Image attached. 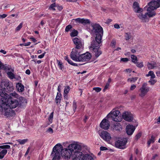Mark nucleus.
Returning <instances> with one entry per match:
<instances>
[{
  "label": "nucleus",
  "mask_w": 160,
  "mask_h": 160,
  "mask_svg": "<svg viewBox=\"0 0 160 160\" xmlns=\"http://www.w3.org/2000/svg\"><path fill=\"white\" fill-rule=\"evenodd\" d=\"M12 71H8L7 72V74L8 77L11 79H12L15 78V75Z\"/></svg>",
  "instance_id": "29"
},
{
  "label": "nucleus",
  "mask_w": 160,
  "mask_h": 160,
  "mask_svg": "<svg viewBox=\"0 0 160 160\" xmlns=\"http://www.w3.org/2000/svg\"><path fill=\"white\" fill-rule=\"evenodd\" d=\"M78 34V32L76 30H74L70 34L71 37H75L77 36Z\"/></svg>",
  "instance_id": "43"
},
{
  "label": "nucleus",
  "mask_w": 160,
  "mask_h": 160,
  "mask_svg": "<svg viewBox=\"0 0 160 160\" xmlns=\"http://www.w3.org/2000/svg\"><path fill=\"white\" fill-rule=\"evenodd\" d=\"M100 126L104 129H108L110 126L109 122L108 120L104 118L101 122Z\"/></svg>",
  "instance_id": "17"
},
{
  "label": "nucleus",
  "mask_w": 160,
  "mask_h": 160,
  "mask_svg": "<svg viewBox=\"0 0 160 160\" xmlns=\"http://www.w3.org/2000/svg\"><path fill=\"white\" fill-rule=\"evenodd\" d=\"M17 88L18 92H22L24 90V86L20 83H18L16 85Z\"/></svg>",
  "instance_id": "26"
},
{
  "label": "nucleus",
  "mask_w": 160,
  "mask_h": 160,
  "mask_svg": "<svg viewBox=\"0 0 160 160\" xmlns=\"http://www.w3.org/2000/svg\"><path fill=\"white\" fill-rule=\"evenodd\" d=\"M1 88H3L8 90H11L12 89V83L8 79L3 80L1 82Z\"/></svg>",
  "instance_id": "10"
},
{
  "label": "nucleus",
  "mask_w": 160,
  "mask_h": 160,
  "mask_svg": "<svg viewBox=\"0 0 160 160\" xmlns=\"http://www.w3.org/2000/svg\"><path fill=\"white\" fill-rule=\"evenodd\" d=\"M61 94L60 93L58 92L55 98V102L57 105L60 103L61 98Z\"/></svg>",
  "instance_id": "27"
},
{
  "label": "nucleus",
  "mask_w": 160,
  "mask_h": 160,
  "mask_svg": "<svg viewBox=\"0 0 160 160\" xmlns=\"http://www.w3.org/2000/svg\"><path fill=\"white\" fill-rule=\"evenodd\" d=\"M98 134L101 138L106 141H109L111 139L110 134L106 131H99Z\"/></svg>",
  "instance_id": "11"
},
{
  "label": "nucleus",
  "mask_w": 160,
  "mask_h": 160,
  "mask_svg": "<svg viewBox=\"0 0 160 160\" xmlns=\"http://www.w3.org/2000/svg\"><path fill=\"white\" fill-rule=\"evenodd\" d=\"M57 62L58 63V66L59 67V68L61 70L63 71L64 69V67L62 62L59 61L58 60H57Z\"/></svg>",
  "instance_id": "34"
},
{
  "label": "nucleus",
  "mask_w": 160,
  "mask_h": 160,
  "mask_svg": "<svg viewBox=\"0 0 160 160\" xmlns=\"http://www.w3.org/2000/svg\"><path fill=\"white\" fill-rule=\"evenodd\" d=\"M113 129L114 130L120 131L122 129V128L120 124L118 123L114 125Z\"/></svg>",
  "instance_id": "30"
},
{
  "label": "nucleus",
  "mask_w": 160,
  "mask_h": 160,
  "mask_svg": "<svg viewBox=\"0 0 160 160\" xmlns=\"http://www.w3.org/2000/svg\"><path fill=\"white\" fill-rule=\"evenodd\" d=\"M2 149H9L10 148V146L9 145H3L0 146Z\"/></svg>",
  "instance_id": "45"
},
{
  "label": "nucleus",
  "mask_w": 160,
  "mask_h": 160,
  "mask_svg": "<svg viewBox=\"0 0 160 160\" xmlns=\"http://www.w3.org/2000/svg\"><path fill=\"white\" fill-rule=\"evenodd\" d=\"M49 16V14L47 13L45 14H41L39 15V18H41L42 16L44 17H48Z\"/></svg>",
  "instance_id": "61"
},
{
  "label": "nucleus",
  "mask_w": 160,
  "mask_h": 160,
  "mask_svg": "<svg viewBox=\"0 0 160 160\" xmlns=\"http://www.w3.org/2000/svg\"><path fill=\"white\" fill-rule=\"evenodd\" d=\"M68 148H65L63 149L62 148L61 151V155L64 157L65 159L70 158H72V152L74 150H80L81 148V146L75 143L70 144L68 147Z\"/></svg>",
  "instance_id": "1"
},
{
  "label": "nucleus",
  "mask_w": 160,
  "mask_h": 160,
  "mask_svg": "<svg viewBox=\"0 0 160 160\" xmlns=\"http://www.w3.org/2000/svg\"><path fill=\"white\" fill-rule=\"evenodd\" d=\"M114 27L116 29H119L120 28V27L119 25L117 23L115 24L114 25Z\"/></svg>",
  "instance_id": "64"
},
{
  "label": "nucleus",
  "mask_w": 160,
  "mask_h": 160,
  "mask_svg": "<svg viewBox=\"0 0 160 160\" xmlns=\"http://www.w3.org/2000/svg\"><path fill=\"white\" fill-rule=\"evenodd\" d=\"M7 150L6 149H3L0 152V159H2L7 152Z\"/></svg>",
  "instance_id": "31"
},
{
  "label": "nucleus",
  "mask_w": 160,
  "mask_h": 160,
  "mask_svg": "<svg viewBox=\"0 0 160 160\" xmlns=\"http://www.w3.org/2000/svg\"><path fill=\"white\" fill-rule=\"evenodd\" d=\"M102 37L99 34L97 35L95 39L93 40L91 42V45L89 47V49H99L100 47V44L101 42Z\"/></svg>",
  "instance_id": "6"
},
{
  "label": "nucleus",
  "mask_w": 160,
  "mask_h": 160,
  "mask_svg": "<svg viewBox=\"0 0 160 160\" xmlns=\"http://www.w3.org/2000/svg\"><path fill=\"white\" fill-rule=\"evenodd\" d=\"M96 157L93 155L89 154H84L82 160H94Z\"/></svg>",
  "instance_id": "25"
},
{
  "label": "nucleus",
  "mask_w": 160,
  "mask_h": 160,
  "mask_svg": "<svg viewBox=\"0 0 160 160\" xmlns=\"http://www.w3.org/2000/svg\"><path fill=\"white\" fill-rule=\"evenodd\" d=\"M23 23H21L16 28V30L18 31L22 28V27Z\"/></svg>",
  "instance_id": "47"
},
{
  "label": "nucleus",
  "mask_w": 160,
  "mask_h": 160,
  "mask_svg": "<svg viewBox=\"0 0 160 160\" xmlns=\"http://www.w3.org/2000/svg\"><path fill=\"white\" fill-rule=\"evenodd\" d=\"M2 108L5 110L4 115L7 117H12L15 115L14 111L9 107Z\"/></svg>",
  "instance_id": "16"
},
{
  "label": "nucleus",
  "mask_w": 160,
  "mask_h": 160,
  "mask_svg": "<svg viewBox=\"0 0 160 160\" xmlns=\"http://www.w3.org/2000/svg\"><path fill=\"white\" fill-rule=\"evenodd\" d=\"M7 16V15L6 14H3L2 15H0V18H4Z\"/></svg>",
  "instance_id": "63"
},
{
  "label": "nucleus",
  "mask_w": 160,
  "mask_h": 160,
  "mask_svg": "<svg viewBox=\"0 0 160 160\" xmlns=\"http://www.w3.org/2000/svg\"><path fill=\"white\" fill-rule=\"evenodd\" d=\"M153 79L151 78L148 81V82L152 85H154L157 82L156 80Z\"/></svg>",
  "instance_id": "40"
},
{
  "label": "nucleus",
  "mask_w": 160,
  "mask_h": 160,
  "mask_svg": "<svg viewBox=\"0 0 160 160\" xmlns=\"http://www.w3.org/2000/svg\"><path fill=\"white\" fill-rule=\"evenodd\" d=\"M128 59L127 58H122L121 59V61L123 62H126L128 61Z\"/></svg>",
  "instance_id": "60"
},
{
  "label": "nucleus",
  "mask_w": 160,
  "mask_h": 160,
  "mask_svg": "<svg viewBox=\"0 0 160 160\" xmlns=\"http://www.w3.org/2000/svg\"><path fill=\"white\" fill-rule=\"evenodd\" d=\"M142 135V133L141 132H139L137 134L136 136V139H138V138H140Z\"/></svg>",
  "instance_id": "56"
},
{
  "label": "nucleus",
  "mask_w": 160,
  "mask_h": 160,
  "mask_svg": "<svg viewBox=\"0 0 160 160\" xmlns=\"http://www.w3.org/2000/svg\"><path fill=\"white\" fill-rule=\"evenodd\" d=\"M129 160H137L136 158L135 157H133L132 155H131L129 159Z\"/></svg>",
  "instance_id": "62"
},
{
  "label": "nucleus",
  "mask_w": 160,
  "mask_h": 160,
  "mask_svg": "<svg viewBox=\"0 0 160 160\" xmlns=\"http://www.w3.org/2000/svg\"><path fill=\"white\" fill-rule=\"evenodd\" d=\"M62 146L60 144H57L53 148L51 156L53 158L52 160H59L60 158V152L62 149Z\"/></svg>",
  "instance_id": "3"
},
{
  "label": "nucleus",
  "mask_w": 160,
  "mask_h": 160,
  "mask_svg": "<svg viewBox=\"0 0 160 160\" xmlns=\"http://www.w3.org/2000/svg\"><path fill=\"white\" fill-rule=\"evenodd\" d=\"M72 27L70 25H69L67 26L65 28V31L66 32H68L72 28Z\"/></svg>",
  "instance_id": "48"
},
{
  "label": "nucleus",
  "mask_w": 160,
  "mask_h": 160,
  "mask_svg": "<svg viewBox=\"0 0 160 160\" xmlns=\"http://www.w3.org/2000/svg\"><path fill=\"white\" fill-rule=\"evenodd\" d=\"M56 7V4L54 3L51 4L49 8V9L52 10L53 11H55L56 9L54 7Z\"/></svg>",
  "instance_id": "42"
},
{
  "label": "nucleus",
  "mask_w": 160,
  "mask_h": 160,
  "mask_svg": "<svg viewBox=\"0 0 160 160\" xmlns=\"http://www.w3.org/2000/svg\"><path fill=\"white\" fill-rule=\"evenodd\" d=\"M109 86V83H107L106 84V85H105V86L103 90V92H105L106 91V90L108 88Z\"/></svg>",
  "instance_id": "57"
},
{
  "label": "nucleus",
  "mask_w": 160,
  "mask_h": 160,
  "mask_svg": "<svg viewBox=\"0 0 160 160\" xmlns=\"http://www.w3.org/2000/svg\"><path fill=\"white\" fill-rule=\"evenodd\" d=\"M56 7L59 11L62 10L63 8V7L62 6H59L58 5H56Z\"/></svg>",
  "instance_id": "54"
},
{
  "label": "nucleus",
  "mask_w": 160,
  "mask_h": 160,
  "mask_svg": "<svg viewBox=\"0 0 160 160\" xmlns=\"http://www.w3.org/2000/svg\"><path fill=\"white\" fill-rule=\"evenodd\" d=\"M73 111H74V112H75L77 108V106L76 102L74 101L73 102Z\"/></svg>",
  "instance_id": "51"
},
{
  "label": "nucleus",
  "mask_w": 160,
  "mask_h": 160,
  "mask_svg": "<svg viewBox=\"0 0 160 160\" xmlns=\"http://www.w3.org/2000/svg\"><path fill=\"white\" fill-rule=\"evenodd\" d=\"M156 9H154L153 8L150 6H149V7L148 8L147 13L149 18L153 17L155 15L156 13L155 12L154 10Z\"/></svg>",
  "instance_id": "21"
},
{
  "label": "nucleus",
  "mask_w": 160,
  "mask_h": 160,
  "mask_svg": "<svg viewBox=\"0 0 160 160\" xmlns=\"http://www.w3.org/2000/svg\"><path fill=\"white\" fill-rule=\"evenodd\" d=\"M47 132L51 134L53 132L52 129L51 128H49L47 130Z\"/></svg>",
  "instance_id": "53"
},
{
  "label": "nucleus",
  "mask_w": 160,
  "mask_h": 160,
  "mask_svg": "<svg viewBox=\"0 0 160 160\" xmlns=\"http://www.w3.org/2000/svg\"><path fill=\"white\" fill-rule=\"evenodd\" d=\"M27 103L26 100L22 97H21L19 98H9L5 102V104L7 107H5L4 108H6L9 107L11 108H14L16 107L20 106L22 104Z\"/></svg>",
  "instance_id": "2"
},
{
  "label": "nucleus",
  "mask_w": 160,
  "mask_h": 160,
  "mask_svg": "<svg viewBox=\"0 0 160 160\" xmlns=\"http://www.w3.org/2000/svg\"><path fill=\"white\" fill-rule=\"evenodd\" d=\"M122 117L124 120L128 122H131L133 119L132 115L130 112H127L123 113Z\"/></svg>",
  "instance_id": "18"
},
{
  "label": "nucleus",
  "mask_w": 160,
  "mask_h": 160,
  "mask_svg": "<svg viewBox=\"0 0 160 160\" xmlns=\"http://www.w3.org/2000/svg\"><path fill=\"white\" fill-rule=\"evenodd\" d=\"M135 129V127L131 125H129L127 126L126 130L127 134L128 135L132 134Z\"/></svg>",
  "instance_id": "23"
},
{
  "label": "nucleus",
  "mask_w": 160,
  "mask_h": 160,
  "mask_svg": "<svg viewBox=\"0 0 160 160\" xmlns=\"http://www.w3.org/2000/svg\"><path fill=\"white\" fill-rule=\"evenodd\" d=\"M136 87V85L133 84L131 85L130 88V90L131 91H132L134 90Z\"/></svg>",
  "instance_id": "55"
},
{
  "label": "nucleus",
  "mask_w": 160,
  "mask_h": 160,
  "mask_svg": "<svg viewBox=\"0 0 160 160\" xmlns=\"http://www.w3.org/2000/svg\"><path fill=\"white\" fill-rule=\"evenodd\" d=\"M147 66L148 69H152L155 67H157L156 63L155 62H153L152 63L148 62Z\"/></svg>",
  "instance_id": "28"
},
{
  "label": "nucleus",
  "mask_w": 160,
  "mask_h": 160,
  "mask_svg": "<svg viewBox=\"0 0 160 160\" xmlns=\"http://www.w3.org/2000/svg\"><path fill=\"white\" fill-rule=\"evenodd\" d=\"M149 90L150 87L148 86L147 84L143 83L138 91L139 96L142 98L144 97Z\"/></svg>",
  "instance_id": "8"
},
{
  "label": "nucleus",
  "mask_w": 160,
  "mask_h": 160,
  "mask_svg": "<svg viewBox=\"0 0 160 160\" xmlns=\"http://www.w3.org/2000/svg\"><path fill=\"white\" fill-rule=\"evenodd\" d=\"M5 69L6 70V71L7 72H8L7 71V70L8 71H12V72H14V70L13 69H12L11 68L6 67L5 68Z\"/></svg>",
  "instance_id": "52"
},
{
  "label": "nucleus",
  "mask_w": 160,
  "mask_h": 160,
  "mask_svg": "<svg viewBox=\"0 0 160 160\" xmlns=\"http://www.w3.org/2000/svg\"><path fill=\"white\" fill-rule=\"evenodd\" d=\"M64 58L65 60L67 61L68 63L71 65L72 64V63H73L72 61L67 56H65L64 57Z\"/></svg>",
  "instance_id": "44"
},
{
  "label": "nucleus",
  "mask_w": 160,
  "mask_h": 160,
  "mask_svg": "<svg viewBox=\"0 0 160 160\" xmlns=\"http://www.w3.org/2000/svg\"><path fill=\"white\" fill-rule=\"evenodd\" d=\"M148 6H150L154 9H157L160 6V0H152L148 3Z\"/></svg>",
  "instance_id": "20"
},
{
  "label": "nucleus",
  "mask_w": 160,
  "mask_h": 160,
  "mask_svg": "<svg viewBox=\"0 0 160 160\" xmlns=\"http://www.w3.org/2000/svg\"><path fill=\"white\" fill-rule=\"evenodd\" d=\"M100 149L101 151H105L108 149L106 147L103 146L100 147Z\"/></svg>",
  "instance_id": "58"
},
{
  "label": "nucleus",
  "mask_w": 160,
  "mask_h": 160,
  "mask_svg": "<svg viewBox=\"0 0 160 160\" xmlns=\"http://www.w3.org/2000/svg\"><path fill=\"white\" fill-rule=\"evenodd\" d=\"M70 90V87L68 86L65 87L64 89V94H68Z\"/></svg>",
  "instance_id": "41"
},
{
  "label": "nucleus",
  "mask_w": 160,
  "mask_h": 160,
  "mask_svg": "<svg viewBox=\"0 0 160 160\" xmlns=\"http://www.w3.org/2000/svg\"><path fill=\"white\" fill-rule=\"evenodd\" d=\"M120 115V112L119 111L113 109L108 114L107 117L111 118L112 120L115 122H120L122 120V118Z\"/></svg>",
  "instance_id": "4"
},
{
  "label": "nucleus",
  "mask_w": 160,
  "mask_h": 160,
  "mask_svg": "<svg viewBox=\"0 0 160 160\" xmlns=\"http://www.w3.org/2000/svg\"><path fill=\"white\" fill-rule=\"evenodd\" d=\"M46 53V52H44V53L38 56V58H42L44 56L45 54Z\"/></svg>",
  "instance_id": "59"
},
{
  "label": "nucleus",
  "mask_w": 160,
  "mask_h": 160,
  "mask_svg": "<svg viewBox=\"0 0 160 160\" xmlns=\"http://www.w3.org/2000/svg\"><path fill=\"white\" fill-rule=\"evenodd\" d=\"M138 79V78L137 77L129 78L128 79L127 81L131 83L134 82L137 80Z\"/></svg>",
  "instance_id": "38"
},
{
  "label": "nucleus",
  "mask_w": 160,
  "mask_h": 160,
  "mask_svg": "<svg viewBox=\"0 0 160 160\" xmlns=\"http://www.w3.org/2000/svg\"><path fill=\"white\" fill-rule=\"evenodd\" d=\"M53 112H52L50 114V116L48 117V120L49 122H51L52 121L53 116Z\"/></svg>",
  "instance_id": "49"
},
{
  "label": "nucleus",
  "mask_w": 160,
  "mask_h": 160,
  "mask_svg": "<svg viewBox=\"0 0 160 160\" xmlns=\"http://www.w3.org/2000/svg\"><path fill=\"white\" fill-rule=\"evenodd\" d=\"M6 89L3 88H0V96L2 98L0 99V107L1 108H4L5 107H7L5 104V102L8 99V95L6 92Z\"/></svg>",
  "instance_id": "5"
},
{
  "label": "nucleus",
  "mask_w": 160,
  "mask_h": 160,
  "mask_svg": "<svg viewBox=\"0 0 160 160\" xmlns=\"http://www.w3.org/2000/svg\"><path fill=\"white\" fill-rule=\"evenodd\" d=\"M72 154V160H82L83 154L78 150H76Z\"/></svg>",
  "instance_id": "13"
},
{
  "label": "nucleus",
  "mask_w": 160,
  "mask_h": 160,
  "mask_svg": "<svg viewBox=\"0 0 160 160\" xmlns=\"http://www.w3.org/2000/svg\"><path fill=\"white\" fill-rule=\"evenodd\" d=\"M124 37H125V40L126 41H128L131 38L132 36L131 33L126 32L125 33Z\"/></svg>",
  "instance_id": "32"
},
{
  "label": "nucleus",
  "mask_w": 160,
  "mask_h": 160,
  "mask_svg": "<svg viewBox=\"0 0 160 160\" xmlns=\"http://www.w3.org/2000/svg\"><path fill=\"white\" fill-rule=\"evenodd\" d=\"M92 26L94 32L97 33L96 35L99 34L102 37L103 34L102 28L99 24H97L92 25Z\"/></svg>",
  "instance_id": "14"
},
{
  "label": "nucleus",
  "mask_w": 160,
  "mask_h": 160,
  "mask_svg": "<svg viewBox=\"0 0 160 160\" xmlns=\"http://www.w3.org/2000/svg\"><path fill=\"white\" fill-rule=\"evenodd\" d=\"M90 21L88 19H82L81 23L83 24H87L90 23Z\"/></svg>",
  "instance_id": "39"
},
{
  "label": "nucleus",
  "mask_w": 160,
  "mask_h": 160,
  "mask_svg": "<svg viewBox=\"0 0 160 160\" xmlns=\"http://www.w3.org/2000/svg\"><path fill=\"white\" fill-rule=\"evenodd\" d=\"M93 90H95L97 92H100L102 90L101 88L99 87H95L93 88Z\"/></svg>",
  "instance_id": "50"
},
{
  "label": "nucleus",
  "mask_w": 160,
  "mask_h": 160,
  "mask_svg": "<svg viewBox=\"0 0 160 160\" xmlns=\"http://www.w3.org/2000/svg\"><path fill=\"white\" fill-rule=\"evenodd\" d=\"M72 41L75 46V49L79 50H82L84 48V43L81 38H73Z\"/></svg>",
  "instance_id": "7"
},
{
  "label": "nucleus",
  "mask_w": 160,
  "mask_h": 160,
  "mask_svg": "<svg viewBox=\"0 0 160 160\" xmlns=\"http://www.w3.org/2000/svg\"><path fill=\"white\" fill-rule=\"evenodd\" d=\"M91 57L92 55L91 53L87 52L80 55L79 62L88 61L90 60Z\"/></svg>",
  "instance_id": "15"
},
{
  "label": "nucleus",
  "mask_w": 160,
  "mask_h": 160,
  "mask_svg": "<svg viewBox=\"0 0 160 160\" xmlns=\"http://www.w3.org/2000/svg\"><path fill=\"white\" fill-rule=\"evenodd\" d=\"M138 16L142 22H146L148 21V15L147 12L143 14L142 12L138 13Z\"/></svg>",
  "instance_id": "22"
},
{
  "label": "nucleus",
  "mask_w": 160,
  "mask_h": 160,
  "mask_svg": "<svg viewBox=\"0 0 160 160\" xmlns=\"http://www.w3.org/2000/svg\"><path fill=\"white\" fill-rule=\"evenodd\" d=\"M17 141L20 144L22 145L27 142L28 141V139H24L23 140L18 139L17 140Z\"/></svg>",
  "instance_id": "35"
},
{
  "label": "nucleus",
  "mask_w": 160,
  "mask_h": 160,
  "mask_svg": "<svg viewBox=\"0 0 160 160\" xmlns=\"http://www.w3.org/2000/svg\"><path fill=\"white\" fill-rule=\"evenodd\" d=\"M132 61L134 63H136L138 61V58L137 57L134 55H132L131 56Z\"/></svg>",
  "instance_id": "36"
},
{
  "label": "nucleus",
  "mask_w": 160,
  "mask_h": 160,
  "mask_svg": "<svg viewBox=\"0 0 160 160\" xmlns=\"http://www.w3.org/2000/svg\"><path fill=\"white\" fill-rule=\"evenodd\" d=\"M90 50L91 51H92V52L93 53L94 56V58L96 59L102 53V52L99 48L93 49Z\"/></svg>",
  "instance_id": "24"
},
{
  "label": "nucleus",
  "mask_w": 160,
  "mask_h": 160,
  "mask_svg": "<svg viewBox=\"0 0 160 160\" xmlns=\"http://www.w3.org/2000/svg\"><path fill=\"white\" fill-rule=\"evenodd\" d=\"M127 139L126 138L120 139L115 142V146L116 147L120 149H123L127 142Z\"/></svg>",
  "instance_id": "12"
},
{
  "label": "nucleus",
  "mask_w": 160,
  "mask_h": 160,
  "mask_svg": "<svg viewBox=\"0 0 160 160\" xmlns=\"http://www.w3.org/2000/svg\"><path fill=\"white\" fill-rule=\"evenodd\" d=\"M136 66L138 68H142L143 67V62H137Z\"/></svg>",
  "instance_id": "46"
},
{
  "label": "nucleus",
  "mask_w": 160,
  "mask_h": 160,
  "mask_svg": "<svg viewBox=\"0 0 160 160\" xmlns=\"http://www.w3.org/2000/svg\"><path fill=\"white\" fill-rule=\"evenodd\" d=\"M155 141V138L152 136L151 138L148 142V146H149L151 143H153Z\"/></svg>",
  "instance_id": "37"
},
{
  "label": "nucleus",
  "mask_w": 160,
  "mask_h": 160,
  "mask_svg": "<svg viewBox=\"0 0 160 160\" xmlns=\"http://www.w3.org/2000/svg\"><path fill=\"white\" fill-rule=\"evenodd\" d=\"M80 50L73 49L70 54V58L74 61L79 62L80 59Z\"/></svg>",
  "instance_id": "9"
},
{
  "label": "nucleus",
  "mask_w": 160,
  "mask_h": 160,
  "mask_svg": "<svg viewBox=\"0 0 160 160\" xmlns=\"http://www.w3.org/2000/svg\"><path fill=\"white\" fill-rule=\"evenodd\" d=\"M151 76V78H155V75L152 71H150L149 72L148 74L146 75V76Z\"/></svg>",
  "instance_id": "33"
},
{
  "label": "nucleus",
  "mask_w": 160,
  "mask_h": 160,
  "mask_svg": "<svg viewBox=\"0 0 160 160\" xmlns=\"http://www.w3.org/2000/svg\"><path fill=\"white\" fill-rule=\"evenodd\" d=\"M132 8L134 11L137 13L142 12L143 11V9L140 7L139 3L136 2H134Z\"/></svg>",
  "instance_id": "19"
}]
</instances>
